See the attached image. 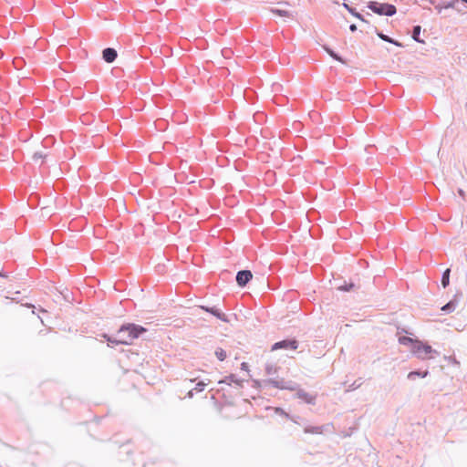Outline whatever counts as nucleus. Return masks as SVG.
Wrapping results in <instances>:
<instances>
[{
    "label": "nucleus",
    "instance_id": "6ab92c4d",
    "mask_svg": "<svg viewBox=\"0 0 467 467\" xmlns=\"http://www.w3.org/2000/svg\"><path fill=\"white\" fill-rule=\"evenodd\" d=\"M343 6H344L345 8H347L349 12H351L355 16H357L358 18H360V19H361L360 15H359V14H358V13H354V12H353V10H352L351 8H349V7H348V4L344 3V4H343Z\"/></svg>",
    "mask_w": 467,
    "mask_h": 467
},
{
    "label": "nucleus",
    "instance_id": "dca6fc26",
    "mask_svg": "<svg viewBox=\"0 0 467 467\" xmlns=\"http://www.w3.org/2000/svg\"><path fill=\"white\" fill-rule=\"evenodd\" d=\"M427 374H428V372H427V371H425V372H424V373H422V374H421L420 372H418V371H412V372H410V373L408 374V378H409V379H412L414 376H420V377L424 378V377H426V376H427Z\"/></svg>",
    "mask_w": 467,
    "mask_h": 467
},
{
    "label": "nucleus",
    "instance_id": "39448f33",
    "mask_svg": "<svg viewBox=\"0 0 467 467\" xmlns=\"http://www.w3.org/2000/svg\"><path fill=\"white\" fill-rule=\"evenodd\" d=\"M297 347L298 342L296 339H286L275 343L272 347V350H277L280 348L296 350Z\"/></svg>",
    "mask_w": 467,
    "mask_h": 467
},
{
    "label": "nucleus",
    "instance_id": "f3484780",
    "mask_svg": "<svg viewBox=\"0 0 467 467\" xmlns=\"http://www.w3.org/2000/svg\"><path fill=\"white\" fill-rule=\"evenodd\" d=\"M327 51L336 60H337V61H339L341 63H345L344 60L340 57H338L337 54H335L332 50L327 49Z\"/></svg>",
    "mask_w": 467,
    "mask_h": 467
},
{
    "label": "nucleus",
    "instance_id": "4468645a",
    "mask_svg": "<svg viewBox=\"0 0 467 467\" xmlns=\"http://www.w3.org/2000/svg\"><path fill=\"white\" fill-rule=\"evenodd\" d=\"M455 306H456V303L454 301H451L448 304H446L445 306H443L441 307V310L444 312H451L455 309Z\"/></svg>",
    "mask_w": 467,
    "mask_h": 467
},
{
    "label": "nucleus",
    "instance_id": "6e6552de",
    "mask_svg": "<svg viewBox=\"0 0 467 467\" xmlns=\"http://www.w3.org/2000/svg\"><path fill=\"white\" fill-rule=\"evenodd\" d=\"M202 308L207 312H210L211 314H213L219 319L223 320V322L229 321L224 314L221 313L219 310H217L215 308H208V307H204V306H202Z\"/></svg>",
    "mask_w": 467,
    "mask_h": 467
},
{
    "label": "nucleus",
    "instance_id": "9b49d317",
    "mask_svg": "<svg viewBox=\"0 0 467 467\" xmlns=\"http://www.w3.org/2000/svg\"><path fill=\"white\" fill-rule=\"evenodd\" d=\"M420 33V26H414L413 33H412V38L419 43H424L423 40L420 39V36H419Z\"/></svg>",
    "mask_w": 467,
    "mask_h": 467
},
{
    "label": "nucleus",
    "instance_id": "20e7f679",
    "mask_svg": "<svg viewBox=\"0 0 467 467\" xmlns=\"http://www.w3.org/2000/svg\"><path fill=\"white\" fill-rule=\"evenodd\" d=\"M368 8L379 16H392L396 13V7L382 2H370Z\"/></svg>",
    "mask_w": 467,
    "mask_h": 467
},
{
    "label": "nucleus",
    "instance_id": "2eb2a0df",
    "mask_svg": "<svg viewBox=\"0 0 467 467\" xmlns=\"http://www.w3.org/2000/svg\"><path fill=\"white\" fill-rule=\"evenodd\" d=\"M435 8L438 10L439 13H441L442 9L453 8V5H452V3L449 2V3H447L446 5H444L442 6L441 5H437Z\"/></svg>",
    "mask_w": 467,
    "mask_h": 467
},
{
    "label": "nucleus",
    "instance_id": "f8f14e48",
    "mask_svg": "<svg viewBox=\"0 0 467 467\" xmlns=\"http://www.w3.org/2000/svg\"><path fill=\"white\" fill-rule=\"evenodd\" d=\"M450 282V269H446L442 275L441 285L443 287H446Z\"/></svg>",
    "mask_w": 467,
    "mask_h": 467
},
{
    "label": "nucleus",
    "instance_id": "f257e3e1",
    "mask_svg": "<svg viewBox=\"0 0 467 467\" xmlns=\"http://www.w3.org/2000/svg\"><path fill=\"white\" fill-rule=\"evenodd\" d=\"M144 332H146V328L141 326L126 324L119 329L117 337H111L104 334L103 337L108 341L109 346L130 345Z\"/></svg>",
    "mask_w": 467,
    "mask_h": 467
},
{
    "label": "nucleus",
    "instance_id": "aec40b11",
    "mask_svg": "<svg viewBox=\"0 0 467 467\" xmlns=\"http://www.w3.org/2000/svg\"><path fill=\"white\" fill-rule=\"evenodd\" d=\"M266 370H267V374L268 375H271V374H274L276 372V368L275 367H273V366H268L266 368Z\"/></svg>",
    "mask_w": 467,
    "mask_h": 467
},
{
    "label": "nucleus",
    "instance_id": "f03ea898",
    "mask_svg": "<svg viewBox=\"0 0 467 467\" xmlns=\"http://www.w3.org/2000/svg\"><path fill=\"white\" fill-rule=\"evenodd\" d=\"M269 11L282 19H294L299 8L291 2H271Z\"/></svg>",
    "mask_w": 467,
    "mask_h": 467
},
{
    "label": "nucleus",
    "instance_id": "5701e85b",
    "mask_svg": "<svg viewBox=\"0 0 467 467\" xmlns=\"http://www.w3.org/2000/svg\"><path fill=\"white\" fill-rule=\"evenodd\" d=\"M349 29H350L352 32L356 31V30H357V26H356V25H354V24H353V25H351V26H349Z\"/></svg>",
    "mask_w": 467,
    "mask_h": 467
},
{
    "label": "nucleus",
    "instance_id": "4be33fe9",
    "mask_svg": "<svg viewBox=\"0 0 467 467\" xmlns=\"http://www.w3.org/2000/svg\"><path fill=\"white\" fill-rule=\"evenodd\" d=\"M205 386H206L205 383L200 382V383L197 384L196 389L201 391V390H202L204 389Z\"/></svg>",
    "mask_w": 467,
    "mask_h": 467
},
{
    "label": "nucleus",
    "instance_id": "a211bd4d",
    "mask_svg": "<svg viewBox=\"0 0 467 467\" xmlns=\"http://www.w3.org/2000/svg\"><path fill=\"white\" fill-rule=\"evenodd\" d=\"M45 158V155L40 152H36L33 156V159L37 161L38 160H43Z\"/></svg>",
    "mask_w": 467,
    "mask_h": 467
},
{
    "label": "nucleus",
    "instance_id": "423d86ee",
    "mask_svg": "<svg viewBox=\"0 0 467 467\" xmlns=\"http://www.w3.org/2000/svg\"><path fill=\"white\" fill-rule=\"evenodd\" d=\"M253 277L251 271L243 270L237 273L236 282L240 286H244Z\"/></svg>",
    "mask_w": 467,
    "mask_h": 467
},
{
    "label": "nucleus",
    "instance_id": "7ed1b4c3",
    "mask_svg": "<svg viewBox=\"0 0 467 467\" xmlns=\"http://www.w3.org/2000/svg\"><path fill=\"white\" fill-rule=\"evenodd\" d=\"M411 352L420 359H431L437 354V351L431 346L420 340L414 343V347H411Z\"/></svg>",
    "mask_w": 467,
    "mask_h": 467
},
{
    "label": "nucleus",
    "instance_id": "b1692460",
    "mask_svg": "<svg viewBox=\"0 0 467 467\" xmlns=\"http://www.w3.org/2000/svg\"><path fill=\"white\" fill-rule=\"evenodd\" d=\"M0 275L3 276V275L0 273Z\"/></svg>",
    "mask_w": 467,
    "mask_h": 467
},
{
    "label": "nucleus",
    "instance_id": "1a4fd4ad",
    "mask_svg": "<svg viewBox=\"0 0 467 467\" xmlns=\"http://www.w3.org/2000/svg\"><path fill=\"white\" fill-rule=\"evenodd\" d=\"M418 341H419L418 339H413L410 337H400L399 338L400 344L405 345V346H410V348L414 347V343H416Z\"/></svg>",
    "mask_w": 467,
    "mask_h": 467
},
{
    "label": "nucleus",
    "instance_id": "9d476101",
    "mask_svg": "<svg viewBox=\"0 0 467 467\" xmlns=\"http://www.w3.org/2000/svg\"><path fill=\"white\" fill-rule=\"evenodd\" d=\"M378 36L386 42L391 43L397 47H401V44L400 42L393 40L392 38L389 37L388 36L384 35L383 33H378Z\"/></svg>",
    "mask_w": 467,
    "mask_h": 467
},
{
    "label": "nucleus",
    "instance_id": "ddd939ff",
    "mask_svg": "<svg viewBox=\"0 0 467 467\" xmlns=\"http://www.w3.org/2000/svg\"><path fill=\"white\" fill-rule=\"evenodd\" d=\"M215 356L220 361H223L227 357L225 350L220 348L215 350Z\"/></svg>",
    "mask_w": 467,
    "mask_h": 467
},
{
    "label": "nucleus",
    "instance_id": "0eeeda50",
    "mask_svg": "<svg viewBox=\"0 0 467 467\" xmlns=\"http://www.w3.org/2000/svg\"><path fill=\"white\" fill-rule=\"evenodd\" d=\"M117 57V51L114 48L108 47L103 50V59L108 62H113Z\"/></svg>",
    "mask_w": 467,
    "mask_h": 467
},
{
    "label": "nucleus",
    "instance_id": "412c9836",
    "mask_svg": "<svg viewBox=\"0 0 467 467\" xmlns=\"http://www.w3.org/2000/svg\"><path fill=\"white\" fill-rule=\"evenodd\" d=\"M241 369L244 370L246 372H249V366H248V364L246 362H243L241 364Z\"/></svg>",
    "mask_w": 467,
    "mask_h": 467
}]
</instances>
